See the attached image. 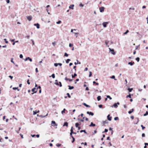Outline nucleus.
Listing matches in <instances>:
<instances>
[{
	"label": "nucleus",
	"mask_w": 148,
	"mask_h": 148,
	"mask_svg": "<svg viewBox=\"0 0 148 148\" xmlns=\"http://www.w3.org/2000/svg\"><path fill=\"white\" fill-rule=\"evenodd\" d=\"M109 49L110 51V52L113 55H115L116 54V53L114 51V49H111L110 48H109Z\"/></svg>",
	"instance_id": "nucleus-1"
},
{
	"label": "nucleus",
	"mask_w": 148,
	"mask_h": 148,
	"mask_svg": "<svg viewBox=\"0 0 148 148\" xmlns=\"http://www.w3.org/2000/svg\"><path fill=\"white\" fill-rule=\"evenodd\" d=\"M109 23V22H104L103 23V25L104 27H106L107 25Z\"/></svg>",
	"instance_id": "nucleus-2"
},
{
	"label": "nucleus",
	"mask_w": 148,
	"mask_h": 148,
	"mask_svg": "<svg viewBox=\"0 0 148 148\" xmlns=\"http://www.w3.org/2000/svg\"><path fill=\"white\" fill-rule=\"evenodd\" d=\"M105 8L103 7H101L99 8L100 12H102L104 11Z\"/></svg>",
	"instance_id": "nucleus-3"
},
{
	"label": "nucleus",
	"mask_w": 148,
	"mask_h": 148,
	"mask_svg": "<svg viewBox=\"0 0 148 148\" xmlns=\"http://www.w3.org/2000/svg\"><path fill=\"white\" fill-rule=\"evenodd\" d=\"M52 125L53 126H57V125L56 123L54 121H51Z\"/></svg>",
	"instance_id": "nucleus-4"
},
{
	"label": "nucleus",
	"mask_w": 148,
	"mask_h": 148,
	"mask_svg": "<svg viewBox=\"0 0 148 148\" xmlns=\"http://www.w3.org/2000/svg\"><path fill=\"white\" fill-rule=\"evenodd\" d=\"M86 113L92 116L94 115V113L91 112L87 111V112Z\"/></svg>",
	"instance_id": "nucleus-5"
},
{
	"label": "nucleus",
	"mask_w": 148,
	"mask_h": 148,
	"mask_svg": "<svg viewBox=\"0 0 148 148\" xmlns=\"http://www.w3.org/2000/svg\"><path fill=\"white\" fill-rule=\"evenodd\" d=\"M27 60H29L31 62L32 61V59L31 58H30L29 57H27L26 58L25 60V61H26Z\"/></svg>",
	"instance_id": "nucleus-6"
},
{
	"label": "nucleus",
	"mask_w": 148,
	"mask_h": 148,
	"mask_svg": "<svg viewBox=\"0 0 148 148\" xmlns=\"http://www.w3.org/2000/svg\"><path fill=\"white\" fill-rule=\"evenodd\" d=\"M107 117L108 120L109 121H111V120L112 117H110V114H108L107 116Z\"/></svg>",
	"instance_id": "nucleus-7"
},
{
	"label": "nucleus",
	"mask_w": 148,
	"mask_h": 148,
	"mask_svg": "<svg viewBox=\"0 0 148 148\" xmlns=\"http://www.w3.org/2000/svg\"><path fill=\"white\" fill-rule=\"evenodd\" d=\"M27 19L30 21L32 19V16H29L27 17Z\"/></svg>",
	"instance_id": "nucleus-8"
},
{
	"label": "nucleus",
	"mask_w": 148,
	"mask_h": 148,
	"mask_svg": "<svg viewBox=\"0 0 148 148\" xmlns=\"http://www.w3.org/2000/svg\"><path fill=\"white\" fill-rule=\"evenodd\" d=\"M35 26H36V27L37 29H39L40 28V25L38 23H35L34 24Z\"/></svg>",
	"instance_id": "nucleus-9"
},
{
	"label": "nucleus",
	"mask_w": 148,
	"mask_h": 148,
	"mask_svg": "<svg viewBox=\"0 0 148 148\" xmlns=\"http://www.w3.org/2000/svg\"><path fill=\"white\" fill-rule=\"evenodd\" d=\"M96 125L95 124H94L92 122H91L90 124L89 125L90 127H94Z\"/></svg>",
	"instance_id": "nucleus-10"
},
{
	"label": "nucleus",
	"mask_w": 148,
	"mask_h": 148,
	"mask_svg": "<svg viewBox=\"0 0 148 148\" xmlns=\"http://www.w3.org/2000/svg\"><path fill=\"white\" fill-rule=\"evenodd\" d=\"M66 126V127H67L68 126V123L66 122H65L63 125V126L64 127V126Z\"/></svg>",
	"instance_id": "nucleus-11"
},
{
	"label": "nucleus",
	"mask_w": 148,
	"mask_h": 148,
	"mask_svg": "<svg viewBox=\"0 0 148 148\" xmlns=\"http://www.w3.org/2000/svg\"><path fill=\"white\" fill-rule=\"evenodd\" d=\"M134 64V62H129L128 63V64L129 65H131V66H132Z\"/></svg>",
	"instance_id": "nucleus-12"
},
{
	"label": "nucleus",
	"mask_w": 148,
	"mask_h": 148,
	"mask_svg": "<svg viewBox=\"0 0 148 148\" xmlns=\"http://www.w3.org/2000/svg\"><path fill=\"white\" fill-rule=\"evenodd\" d=\"M74 6V5L73 4V5H71L69 7V8L70 9H73V7Z\"/></svg>",
	"instance_id": "nucleus-13"
},
{
	"label": "nucleus",
	"mask_w": 148,
	"mask_h": 148,
	"mask_svg": "<svg viewBox=\"0 0 148 148\" xmlns=\"http://www.w3.org/2000/svg\"><path fill=\"white\" fill-rule=\"evenodd\" d=\"M69 87V90H71L74 88V87L73 86H71L70 85H69L68 86Z\"/></svg>",
	"instance_id": "nucleus-14"
},
{
	"label": "nucleus",
	"mask_w": 148,
	"mask_h": 148,
	"mask_svg": "<svg viewBox=\"0 0 148 148\" xmlns=\"http://www.w3.org/2000/svg\"><path fill=\"white\" fill-rule=\"evenodd\" d=\"M77 76V74L76 73H74L73 75L72 74L71 75L72 78H74Z\"/></svg>",
	"instance_id": "nucleus-15"
},
{
	"label": "nucleus",
	"mask_w": 148,
	"mask_h": 148,
	"mask_svg": "<svg viewBox=\"0 0 148 148\" xmlns=\"http://www.w3.org/2000/svg\"><path fill=\"white\" fill-rule=\"evenodd\" d=\"M77 120L78 121H79L82 122H83L84 121V120L83 119H81L79 118H78Z\"/></svg>",
	"instance_id": "nucleus-16"
},
{
	"label": "nucleus",
	"mask_w": 148,
	"mask_h": 148,
	"mask_svg": "<svg viewBox=\"0 0 148 148\" xmlns=\"http://www.w3.org/2000/svg\"><path fill=\"white\" fill-rule=\"evenodd\" d=\"M83 105L86 107H87L90 108V106L87 104L85 103H84L83 104Z\"/></svg>",
	"instance_id": "nucleus-17"
},
{
	"label": "nucleus",
	"mask_w": 148,
	"mask_h": 148,
	"mask_svg": "<svg viewBox=\"0 0 148 148\" xmlns=\"http://www.w3.org/2000/svg\"><path fill=\"white\" fill-rule=\"evenodd\" d=\"M13 89L14 90H17L18 91H19L20 90L19 89H18V87H13Z\"/></svg>",
	"instance_id": "nucleus-18"
},
{
	"label": "nucleus",
	"mask_w": 148,
	"mask_h": 148,
	"mask_svg": "<svg viewBox=\"0 0 148 148\" xmlns=\"http://www.w3.org/2000/svg\"><path fill=\"white\" fill-rule=\"evenodd\" d=\"M80 124H81V123H80L79 124L78 123H75V126L76 127H78L79 125Z\"/></svg>",
	"instance_id": "nucleus-19"
},
{
	"label": "nucleus",
	"mask_w": 148,
	"mask_h": 148,
	"mask_svg": "<svg viewBox=\"0 0 148 148\" xmlns=\"http://www.w3.org/2000/svg\"><path fill=\"white\" fill-rule=\"evenodd\" d=\"M97 100L98 101H99L101 99V96H98L97 97Z\"/></svg>",
	"instance_id": "nucleus-20"
},
{
	"label": "nucleus",
	"mask_w": 148,
	"mask_h": 148,
	"mask_svg": "<svg viewBox=\"0 0 148 148\" xmlns=\"http://www.w3.org/2000/svg\"><path fill=\"white\" fill-rule=\"evenodd\" d=\"M134 111V109H132V110H130L129 111L128 113L129 114H131L132 112Z\"/></svg>",
	"instance_id": "nucleus-21"
},
{
	"label": "nucleus",
	"mask_w": 148,
	"mask_h": 148,
	"mask_svg": "<svg viewBox=\"0 0 148 148\" xmlns=\"http://www.w3.org/2000/svg\"><path fill=\"white\" fill-rule=\"evenodd\" d=\"M113 106L115 108H117L118 107V106L116 103H115L113 105Z\"/></svg>",
	"instance_id": "nucleus-22"
},
{
	"label": "nucleus",
	"mask_w": 148,
	"mask_h": 148,
	"mask_svg": "<svg viewBox=\"0 0 148 148\" xmlns=\"http://www.w3.org/2000/svg\"><path fill=\"white\" fill-rule=\"evenodd\" d=\"M80 132L81 133H82V132H84L85 134L87 133V132H86L85 130H82L80 131Z\"/></svg>",
	"instance_id": "nucleus-23"
},
{
	"label": "nucleus",
	"mask_w": 148,
	"mask_h": 148,
	"mask_svg": "<svg viewBox=\"0 0 148 148\" xmlns=\"http://www.w3.org/2000/svg\"><path fill=\"white\" fill-rule=\"evenodd\" d=\"M110 78L112 79H114L115 80H116L117 79H115V76L114 75H112L111 77H110Z\"/></svg>",
	"instance_id": "nucleus-24"
},
{
	"label": "nucleus",
	"mask_w": 148,
	"mask_h": 148,
	"mask_svg": "<svg viewBox=\"0 0 148 148\" xmlns=\"http://www.w3.org/2000/svg\"><path fill=\"white\" fill-rule=\"evenodd\" d=\"M133 88H128V91L129 92H131L132 91V90H133Z\"/></svg>",
	"instance_id": "nucleus-25"
},
{
	"label": "nucleus",
	"mask_w": 148,
	"mask_h": 148,
	"mask_svg": "<svg viewBox=\"0 0 148 148\" xmlns=\"http://www.w3.org/2000/svg\"><path fill=\"white\" fill-rule=\"evenodd\" d=\"M108 42H109V41L108 40H106L105 41V42L106 45L108 47H109V46L108 45Z\"/></svg>",
	"instance_id": "nucleus-26"
},
{
	"label": "nucleus",
	"mask_w": 148,
	"mask_h": 148,
	"mask_svg": "<svg viewBox=\"0 0 148 148\" xmlns=\"http://www.w3.org/2000/svg\"><path fill=\"white\" fill-rule=\"evenodd\" d=\"M55 82H55V84H56V85H57V86H59V84L58 82V80H55Z\"/></svg>",
	"instance_id": "nucleus-27"
},
{
	"label": "nucleus",
	"mask_w": 148,
	"mask_h": 148,
	"mask_svg": "<svg viewBox=\"0 0 148 148\" xmlns=\"http://www.w3.org/2000/svg\"><path fill=\"white\" fill-rule=\"evenodd\" d=\"M71 61V60L69 59H68L66 60V63H68L70 61Z\"/></svg>",
	"instance_id": "nucleus-28"
},
{
	"label": "nucleus",
	"mask_w": 148,
	"mask_h": 148,
	"mask_svg": "<svg viewBox=\"0 0 148 148\" xmlns=\"http://www.w3.org/2000/svg\"><path fill=\"white\" fill-rule=\"evenodd\" d=\"M71 138H72V139H73L72 140V143H74V142L75 141V139L74 138V137H73V136H72Z\"/></svg>",
	"instance_id": "nucleus-29"
},
{
	"label": "nucleus",
	"mask_w": 148,
	"mask_h": 148,
	"mask_svg": "<svg viewBox=\"0 0 148 148\" xmlns=\"http://www.w3.org/2000/svg\"><path fill=\"white\" fill-rule=\"evenodd\" d=\"M148 115V112L147 111H146V113L144 114L143 115L144 116H145Z\"/></svg>",
	"instance_id": "nucleus-30"
},
{
	"label": "nucleus",
	"mask_w": 148,
	"mask_h": 148,
	"mask_svg": "<svg viewBox=\"0 0 148 148\" xmlns=\"http://www.w3.org/2000/svg\"><path fill=\"white\" fill-rule=\"evenodd\" d=\"M108 123V122L107 120H106V121H103V123L104 124H105L106 123Z\"/></svg>",
	"instance_id": "nucleus-31"
},
{
	"label": "nucleus",
	"mask_w": 148,
	"mask_h": 148,
	"mask_svg": "<svg viewBox=\"0 0 148 148\" xmlns=\"http://www.w3.org/2000/svg\"><path fill=\"white\" fill-rule=\"evenodd\" d=\"M66 110V109L65 108H64L63 110H62L61 112V113L62 114H63V113H64L65 112V111Z\"/></svg>",
	"instance_id": "nucleus-32"
},
{
	"label": "nucleus",
	"mask_w": 148,
	"mask_h": 148,
	"mask_svg": "<svg viewBox=\"0 0 148 148\" xmlns=\"http://www.w3.org/2000/svg\"><path fill=\"white\" fill-rule=\"evenodd\" d=\"M136 60L138 62L140 60V58L139 57H137L136 58Z\"/></svg>",
	"instance_id": "nucleus-33"
},
{
	"label": "nucleus",
	"mask_w": 148,
	"mask_h": 148,
	"mask_svg": "<svg viewBox=\"0 0 148 148\" xmlns=\"http://www.w3.org/2000/svg\"><path fill=\"white\" fill-rule=\"evenodd\" d=\"M108 131V130L107 129H105L104 130V131L102 132L103 133H104V132H107Z\"/></svg>",
	"instance_id": "nucleus-34"
},
{
	"label": "nucleus",
	"mask_w": 148,
	"mask_h": 148,
	"mask_svg": "<svg viewBox=\"0 0 148 148\" xmlns=\"http://www.w3.org/2000/svg\"><path fill=\"white\" fill-rule=\"evenodd\" d=\"M126 97L127 98H131V94H130L129 95H127V96H126Z\"/></svg>",
	"instance_id": "nucleus-35"
},
{
	"label": "nucleus",
	"mask_w": 148,
	"mask_h": 148,
	"mask_svg": "<svg viewBox=\"0 0 148 148\" xmlns=\"http://www.w3.org/2000/svg\"><path fill=\"white\" fill-rule=\"evenodd\" d=\"M93 84H96V85H98L99 84L98 83H97L94 81L93 82Z\"/></svg>",
	"instance_id": "nucleus-36"
},
{
	"label": "nucleus",
	"mask_w": 148,
	"mask_h": 148,
	"mask_svg": "<svg viewBox=\"0 0 148 148\" xmlns=\"http://www.w3.org/2000/svg\"><path fill=\"white\" fill-rule=\"evenodd\" d=\"M36 89V88H32V92H35V90Z\"/></svg>",
	"instance_id": "nucleus-37"
},
{
	"label": "nucleus",
	"mask_w": 148,
	"mask_h": 148,
	"mask_svg": "<svg viewBox=\"0 0 148 148\" xmlns=\"http://www.w3.org/2000/svg\"><path fill=\"white\" fill-rule=\"evenodd\" d=\"M69 56L68 54L66 53H65L64 54V56L67 57Z\"/></svg>",
	"instance_id": "nucleus-38"
},
{
	"label": "nucleus",
	"mask_w": 148,
	"mask_h": 148,
	"mask_svg": "<svg viewBox=\"0 0 148 148\" xmlns=\"http://www.w3.org/2000/svg\"><path fill=\"white\" fill-rule=\"evenodd\" d=\"M107 98H109L110 100L112 99V97H111L109 95H107Z\"/></svg>",
	"instance_id": "nucleus-39"
},
{
	"label": "nucleus",
	"mask_w": 148,
	"mask_h": 148,
	"mask_svg": "<svg viewBox=\"0 0 148 148\" xmlns=\"http://www.w3.org/2000/svg\"><path fill=\"white\" fill-rule=\"evenodd\" d=\"M68 97L69 98H70L71 97V95H70L69 94V93H67L66 94Z\"/></svg>",
	"instance_id": "nucleus-40"
},
{
	"label": "nucleus",
	"mask_w": 148,
	"mask_h": 148,
	"mask_svg": "<svg viewBox=\"0 0 148 148\" xmlns=\"http://www.w3.org/2000/svg\"><path fill=\"white\" fill-rule=\"evenodd\" d=\"M114 120L115 121H116L119 120V118L118 117H114Z\"/></svg>",
	"instance_id": "nucleus-41"
},
{
	"label": "nucleus",
	"mask_w": 148,
	"mask_h": 148,
	"mask_svg": "<svg viewBox=\"0 0 148 148\" xmlns=\"http://www.w3.org/2000/svg\"><path fill=\"white\" fill-rule=\"evenodd\" d=\"M92 75V73L90 71L89 72V77H90Z\"/></svg>",
	"instance_id": "nucleus-42"
},
{
	"label": "nucleus",
	"mask_w": 148,
	"mask_h": 148,
	"mask_svg": "<svg viewBox=\"0 0 148 148\" xmlns=\"http://www.w3.org/2000/svg\"><path fill=\"white\" fill-rule=\"evenodd\" d=\"M61 23V21H58L56 22V23L57 24H60Z\"/></svg>",
	"instance_id": "nucleus-43"
},
{
	"label": "nucleus",
	"mask_w": 148,
	"mask_h": 148,
	"mask_svg": "<svg viewBox=\"0 0 148 148\" xmlns=\"http://www.w3.org/2000/svg\"><path fill=\"white\" fill-rule=\"evenodd\" d=\"M51 77H52L53 78H54L55 77V74L53 73V74H52V75H51Z\"/></svg>",
	"instance_id": "nucleus-44"
},
{
	"label": "nucleus",
	"mask_w": 148,
	"mask_h": 148,
	"mask_svg": "<svg viewBox=\"0 0 148 148\" xmlns=\"http://www.w3.org/2000/svg\"><path fill=\"white\" fill-rule=\"evenodd\" d=\"M141 127H142V129L143 130L145 128V127H144L143 125H141Z\"/></svg>",
	"instance_id": "nucleus-45"
},
{
	"label": "nucleus",
	"mask_w": 148,
	"mask_h": 148,
	"mask_svg": "<svg viewBox=\"0 0 148 148\" xmlns=\"http://www.w3.org/2000/svg\"><path fill=\"white\" fill-rule=\"evenodd\" d=\"M129 32V31L128 30H127L126 32H125L124 33V35H125V34H127L128 32Z\"/></svg>",
	"instance_id": "nucleus-46"
},
{
	"label": "nucleus",
	"mask_w": 148,
	"mask_h": 148,
	"mask_svg": "<svg viewBox=\"0 0 148 148\" xmlns=\"http://www.w3.org/2000/svg\"><path fill=\"white\" fill-rule=\"evenodd\" d=\"M13 58H12L11 59V62L12 63H13L14 64H15V63H14V62L13 61Z\"/></svg>",
	"instance_id": "nucleus-47"
},
{
	"label": "nucleus",
	"mask_w": 148,
	"mask_h": 148,
	"mask_svg": "<svg viewBox=\"0 0 148 148\" xmlns=\"http://www.w3.org/2000/svg\"><path fill=\"white\" fill-rule=\"evenodd\" d=\"M73 132H71H71H70V135L71 136V137H72V136H72V134H73Z\"/></svg>",
	"instance_id": "nucleus-48"
},
{
	"label": "nucleus",
	"mask_w": 148,
	"mask_h": 148,
	"mask_svg": "<svg viewBox=\"0 0 148 148\" xmlns=\"http://www.w3.org/2000/svg\"><path fill=\"white\" fill-rule=\"evenodd\" d=\"M102 104H100L98 105V106L99 108H101L102 107Z\"/></svg>",
	"instance_id": "nucleus-49"
},
{
	"label": "nucleus",
	"mask_w": 148,
	"mask_h": 148,
	"mask_svg": "<svg viewBox=\"0 0 148 148\" xmlns=\"http://www.w3.org/2000/svg\"><path fill=\"white\" fill-rule=\"evenodd\" d=\"M56 146H57L58 147H59L61 145V144H57L56 145Z\"/></svg>",
	"instance_id": "nucleus-50"
},
{
	"label": "nucleus",
	"mask_w": 148,
	"mask_h": 148,
	"mask_svg": "<svg viewBox=\"0 0 148 148\" xmlns=\"http://www.w3.org/2000/svg\"><path fill=\"white\" fill-rule=\"evenodd\" d=\"M59 85L60 87H61L62 86L61 82H59Z\"/></svg>",
	"instance_id": "nucleus-51"
},
{
	"label": "nucleus",
	"mask_w": 148,
	"mask_h": 148,
	"mask_svg": "<svg viewBox=\"0 0 148 148\" xmlns=\"http://www.w3.org/2000/svg\"><path fill=\"white\" fill-rule=\"evenodd\" d=\"M47 115H48V114H47L45 116H43L42 115H40V116H41V117H42V118H43V117H45V116H47Z\"/></svg>",
	"instance_id": "nucleus-52"
},
{
	"label": "nucleus",
	"mask_w": 148,
	"mask_h": 148,
	"mask_svg": "<svg viewBox=\"0 0 148 148\" xmlns=\"http://www.w3.org/2000/svg\"><path fill=\"white\" fill-rule=\"evenodd\" d=\"M19 57L21 58H23V55L22 54H21L19 55Z\"/></svg>",
	"instance_id": "nucleus-53"
},
{
	"label": "nucleus",
	"mask_w": 148,
	"mask_h": 148,
	"mask_svg": "<svg viewBox=\"0 0 148 148\" xmlns=\"http://www.w3.org/2000/svg\"><path fill=\"white\" fill-rule=\"evenodd\" d=\"M73 46V44L70 43L69 44V47H72Z\"/></svg>",
	"instance_id": "nucleus-54"
},
{
	"label": "nucleus",
	"mask_w": 148,
	"mask_h": 148,
	"mask_svg": "<svg viewBox=\"0 0 148 148\" xmlns=\"http://www.w3.org/2000/svg\"><path fill=\"white\" fill-rule=\"evenodd\" d=\"M58 65V63H55L54 64V65L56 67Z\"/></svg>",
	"instance_id": "nucleus-55"
},
{
	"label": "nucleus",
	"mask_w": 148,
	"mask_h": 148,
	"mask_svg": "<svg viewBox=\"0 0 148 148\" xmlns=\"http://www.w3.org/2000/svg\"><path fill=\"white\" fill-rule=\"evenodd\" d=\"M27 83L29 84H30V82H29V79H28L27 81Z\"/></svg>",
	"instance_id": "nucleus-56"
},
{
	"label": "nucleus",
	"mask_w": 148,
	"mask_h": 148,
	"mask_svg": "<svg viewBox=\"0 0 148 148\" xmlns=\"http://www.w3.org/2000/svg\"><path fill=\"white\" fill-rule=\"evenodd\" d=\"M4 40L5 41V42L6 43H8V41L6 40V38L4 39Z\"/></svg>",
	"instance_id": "nucleus-57"
},
{
	"label": "nucleus",
	"mask_w": 148,
	"mask_h": 148,
	"mask_svg": "<svg viewBox=\"0 0 148 148\" xmlns=\"http://www.w3.org/2000/svg\"><path fill=\"white\" fill-rule=\"evenodd\" d=\"M20 135L21 136V138H23V135H22L21 134H20Z\"/></svg>",
	"instance_id": "nucleus-58"
},
{
	"label": "nucleus",
	"mask_w": 148,
	"mask_h": 148,
	"mask_svg": "<svg viewBox=\"0 0 148 148\" xmlns=\"http://www.w3.org/2000/svg\"><path fill=\"white\" fill-rule=\"evenodd\" d=\"M142 136L143 137H145V134L143 133L142 134Z\"/></svg>",
	"instance_id": "nucleus-59"
},
{
	"label": "nucleus",
	"mask_w": 148,
	"mask_h": 148,
	"mask_svg": "<svg viewBox=\"0 0 148 148\" xmlns=\"http://www.w3.org/2000/svg\"><path fill=\"white\" fill-rule=\"evenodd\" d=\"M8 77H9V78H10L11 79H12L13 77V76H11V75H9V76H8Z\"/></svg>",
	"instance_id": "nucleus-60"
},
{
	"label": "nucleus",
	"mask_w": 148,
	"mask_h": 148,
	"mask_svg": "<svg viewBox=\"0 0 148 148\" xmlns=\"http://www.w3.org/2000/svg\"><path fill=\"white\" fill-rule=\"evenodd\" d=\"M36 113H37V112H36V110L35 111H34V112H33V114H34V115L36 114Z\"/></svg>",
	"instance_id": "nucleus-61"
},
{
	"label": "nucleus",
	"mask_w": 148,
	"mask_h": 148,
	"mask_svg": "<svg viewBox=\"0 0 148 148\" xmlns=\"http://www.w3.org/2000/svg\"><path fill=\"white\" fill-rule=\"evenodd\" d=\"M79 6H80V7H83V6H84V5L82 4V3H80V4H79Z\"/></svg>",
	"instance_id": "nucleus-62"
},
{
	"label": "nucleus",
	"mask_w": 148,
	"mask_h": 148,
	"mask_svg": "<svg viewBox=\"0 0 148 148\" xmlns=\"http://www.w3.org/2000/svg\"><path fill=\"white\" fill-rule=\"evenodd\" d=\"M56 43L55 42H53L52 43V44L54 46L56 44Z\"/></svg>",
	"instance_id": "nucleus-63"
},
{
	"label": "nucleus",
	"mask_w": 148,
	"mask_h": 148,
	"mask_svg": "<svg viewBox=\"0 0 148 148\" xmlns=\"http://www.w3.org/2000/svg\"><path fill=\"white\" fill-rule=\"evenodd\" d=\"M131 118L133 120L134 119V116H130Z\"/></svg>",
	"instance_id": "nucleus-64"
}]
</instances>
